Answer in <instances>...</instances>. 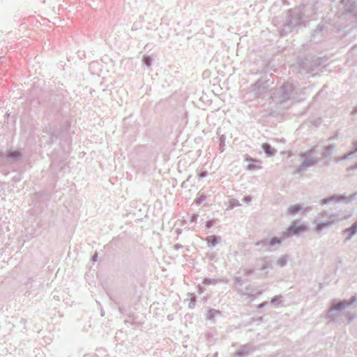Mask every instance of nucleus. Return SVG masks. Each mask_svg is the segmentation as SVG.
I'll use <instances>...</instances> for the list:
<instances>
[{
	"label": "nucleus",
	"instance_id": "obj_1",
	"mask_svg": "<svg viewBox=\"0 0 357 357\" xmlns=\"http://www.w3.org/2000/svg\"><path fill=\"white\" fill-rule=\"evenodd\" d=\"M306 229V227L304 225H291L286 231V236H291L293 235L298 234Z\"/></svg>",
	"mask_w": 357,
	"mask_h": 357
},
{
	"label": "nucleus",
	"instance_id": "obj_2",
	"mask_svg": "<svg viewBox=\"0 0 357 357\" xmlns=\"http://www.w3.org/2000/svg\"><path fill=\"white\" fill-rule=\"evenodd\" d=\"M300 210V208L298 206H294L289 208V211L291 213H295L296 212Z\"/></svg>",
	"mask_w": 357,
	"mask_h": 357
},
{
	"label": "nucleus",
	"instance_id": "obj_3",
	"mask_svg": "<svg viewBox=\"0 0 357 357\" xmlns=\"http://www.w3.org/2000/svg\"><path fill=\"white\" fill-rule=\"evenodd\" d=\"M264 149L265 150V151L268 154V155H271L272 154V152L270 151V147L268 146V145H264Z\"/></svg>",
	"mask_w": 357,
	"mask_h": 357
},
{
	"label": "nucleus",
	"instance_id": "obj_4",
	"mask_svg": "<svg viewBox=\"0 0 357 357\" xmlns=\"http://www.w3.org/2000/svg\"><path fill=\"white\" fill-rule=\"evenodd\" d=\"M356 229H357V225H354L352 226V227H351V228H350L349 229H348L347 231H350V230H351V233H352V234H354V233L356 232Z\"/></svg>",
	"mask_w": 357,
	"mask_h": 357
},
{
	"label": "nucleus",
	"instance_id": "obj_5",
	"mask_svg": "<svg viewBox=\"0 0 357 357\" xmlns=\"http://www.w3.org/2000/svg\"><path fill=\"white\" fill-rule=\"evenodd\" d=\"M279 242H280V241H279L278 239H277V238H273V239H272V241H271V243H272V244H273V243H279Z\"/></svg>",
	"mask_w": 357,
	"mask_h": 357
},
{
	"label": "nucleus",
	"instance_id": "obj_6",
	"mask_svg": "<svg viewBox=\"0 0 357 357\" xmlns=\"http://www.w3.org/2000/svg\"><path fill=\"white\" fill-rule=\"evenodd\" d=\"M321 228V225H317V229L319 230Z\"/></svg>",
	"mask_w": 357,
	"mask_h": 357
},
{
	"label": "nucleus",
	"instance_id": "obj_7",
	"mask_svg": "<svg viewBox=\"0 0 357 357\" xmlns=\"http://www.w3.org/2000/svg\"><path fill=\"white\" fill-rule=\"evenodd\" d=\"M147 65H149V61H146Z\"/></svg>",
	"mask_w": 357,
	"mask_h": 357
},
{
	"label": "nucleus",
	"instance_id": "obj_8",
	"mask_svg": "<svg viewBox=\"0 0 357 357\" xmlns=\"http://www.w3.org/2000/svg\"><path fill=\"white\" fill-rule=\"evenodd\" d=\"M147 65H149V61H146Z\"/></svg>",
	"mask_w": 357,
	"mask_h": 357
}]
</instances>
